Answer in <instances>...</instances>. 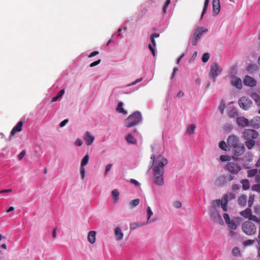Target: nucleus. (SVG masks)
<instances>
[{
	"label": "nucleus",
	"mask_w": 260,
	"mask_h": 260,
	"mask_svg": "<svg viewBox=\"0 0 260 260\" xmlns=\"http://www.w3.org/2000/svg\"><path fill=\"white\" fill-rule=\"evenodd\" d=\"M150 160L153 181L156 185L162 186L164 184V167L168 164V160L161 155L155 158L154 154H151Z\"/></svg>",
	"instance_id": "1"
},
{
	"label": "nucleus",
	"mask_w": 260,
	"mask_h": 260,
	"mask_svg": "<svg viewBox=\"0 0 260 260\" xmlns=\"http://www.w3.org/2000/svg\"><path fill=\"white\" fill-rule=\"evenodd\" d=\"M229 198L231 199L233 198V194H225L222 197L220 200H215L212 202V205L209 209L210 216L214 222L219 224H223L224 222L217 210V208L221 206L223 211H227Z\"/></svg>",
	"instance_id": "2"
},
{
	"label": "nucleus",
	"mask_w": 260,
	"mask_h": 260,
	"mask_svg": "<svg viewBox=\"0 0 260 260\" xmlns=\"http://www.w3.org/2000/svg\"><path fill=\"white\" fill-rule=\"evenodd\" d=\"M242 136L245 140V145L248 149H251L255 144V140L258 136L257 131L252 129H245L242 133Z\"/></svg>",
	"instance_id": "3"
},
{
	"label": "nucleus",
	"mask_w": 260,
	"mask_h": 260,
	"mask_svg": "<svg viewBox=\"0 0 260 260\" xmlns=\"http://www.w3.org/2000/svg\"><path fill=\"white\" fill-rule=\"evenodd\" d=\"M142 119L141 113L139 111H136L124 120V125L126 127H131L138 124Z\"/></svg>",
	"instance_id": "4"
},
{
	"label": "nucleus",
	"mask_w": 260,
	"mask_h": 260,
	"mask_svg": "<svg viewBox=\"0 0 260 260\" xmlns=\"http://www.w3.org/2000/svg\"><path fill=\"white\" fill-rule=\"evenodd\" d=\"M243 232L247 235L250 236L255 234L257 229L253 223L250 221H246L242 225Z\"/></svg>",
	"instance_id": "5"
},
{
	"label": "nucleus",
	"mask_w": 260,
	"mask_h": 260,
	"mask_svg": "<svg viewBox=\"0 0 260 260\" xmlns=\"http://www.w3.org/2000/svg\"><path fill=\"white\" fill-rule=\"evenodd\" d=\"M208 31V29L203 27H198L194 31L192 37L191 39V44L193 46H196L198 41L201 39V36L204 33H206Z\"/></svg>",
	"instance_id": "6"
},
{
	"label": "nucleus",
	"mask_w": 260,
	"mask_h": 260,
	"mask_svg": "<svg viewBox=\"0 0 260 260\" xmlns=\"http://www.w3.org/2000/svg\"><path fill=\"white\" fill-rule=\"evenodd\" d=\"M222 70V68L217 63L215 62L211 64L210 66V76L212 78L214 82L215 81L216 78L220 74Z\"/></svg>",
	"instance_id": "7"
},
{
	"label": "nucleus",
	"mask_w": 260,
	"mask_h": 260,
	"mask_svg": "<svg viewBox=\"0 0 260 260\" xmlns=\"http://www.w3.org/2000/svg\"><path fill=\"white\" fill-rule=\"evenodd\" d=\"M238 104L241 108L247 110L252 106L253 103L249 98L243 96L239 100Z\"/></svg>",
	"instance_id": "8"
},
{
	"label": "nucleus",
	"mask_w": 260,
	"mask_h": 260,
	"mask_svg": "<svg viewBox=\"0 0 260 260\" xmlns=\"http://www.w3.org/2000/svg\"><path fill=\"white\" fill-rule=\"evenodd\" d=\"M226 169L231 174L237 175L241 170V167L237 163L230 162L226 165Z\"/></svg>",
	"instance_id": "9"
},
{
	"label": "nucleus",
	"mask_w": 260,
	"mask_h": 260,
	"mask_svg": "<svg viewBox=\"0 0 260 260\" xmlns=\"http://www.w3.org/2000/svg\"><path fill=\"white\" fill-rule=\"evenodd\" d=\"M83 138L87 146L91 145L95 140L94 136L88 131L84 134Z\"/></svg>",
	"instance_id": "10"
},
{
	"label": "nucleus",
	"mask_w": 260,
	"mask_h": 260,
	"mask_svg": "<svg viewBox=\"0 0 260 260\" xmlns=\"http://www.w3.org/2000/svg\"><path fill=\"white\" fill-rule=\"evenodd\" d=\"M114 236L116 241H121L124 237V234L120 226H116L114 229Z\"/></svg>",
	"instance_id": "11"
},
{
	"label": "nucleus",
	"mask_w": 260,
	"mask_h": 260,
	"mask_svg": "<svg viewBox=\"0 0 260 260\" xmlns=\"http://www.w3.org/2000/svg\"><path fill=\"white\" fill-rule=\"evenodd\" d=\"M233 148L234 155L237 156L241 155L245 150V148L242 144H239Z\"/></svg>",
	"instance_id": "12"
},
{
	"label": "nucleus",
	"mask_w": 260,
	"mask_h": 260,
	"mask_svg": "<svg viewBox=\"0 0 260 260\" xmlns=\"http://www.w3.org/2000/svg\"><path fill=\"white\" fill-rule=\"evenodd\" d=\"M243 83L246 86L254 87L256 85L257 82L253 78L247 75L245 77Z\"/></svg>",
	"instance_id": "13"
},
{
	"label": "nucleus",
	"mask_w": 260,
	"mask_h": 260,
	"mask_svg": "<svg viewBox=\"0 0 260 260\" xmlns=\"http://www.w3.org/2000/svg\"><path fill=\"white\" fill-rule=\"evenodd\" d=\"M249 121L243 116L238 117L236 119L237 124L242 127H246L249 126Z\"/></svg>",
	"instance_id": "14"
},
{
	"label": "nucleus",
	"mask_w": 260,
	"mask_h": 260,
	"mask_svg": "<svg viewBox=\"0 0 260 260\" xmlns=\"http://www.w3.org/2000/svg\"><path fill=\"white\" fill-rule=\"evenodd\" d=\"M223 217L224 219L225 223L227 224L229 228L233 230H236L237 229V224L235 222L231 221L230 216L228 214L224 213Z\"/></svg>",
	"instance_id": "15"
},
{
	"label": "nucleus",
	"mask_w": 260,
	"mask_h": 260,
	"mask_svg": "<svg viewBox=\"0 0 260 260\" xmlns=\"http://www.w3.org/2000/svg\"><path fill=\"white\" fill-rule=\"evenodd\" d=\"M213 7V16L217 15L220 12V5L219 0H213L212 1Z\"/></svg>",
	"instance_id": "16"
},
{
	"label": "nucleus",
	"mask_w": 260,
	"mask_h": 260,
	"mask_svg": "<svg viewBox=\"0 0 260 260\" xmlns=\"http://www.w3.org/2000/svg\"><path fill=\"white\" fill-rule=\"evenodd\" d=\"M249 122V126L251 127L256 129L260 128V116L253 117Z\"/></svg>",
	"instance_id": "17"
},
{
	"label": "nucleus",
	"mask_w": 260,
	"mask_h": 260,
	"mask_svg": "<svg viewBox=\"0 0 260 260\" xmlns=\"http://www.w3.org/2000/svg\"><path fill=\"white\" fill-rule=\"evenodd\" d=\"M227 143L228 145L232 147H235L236 145L239 144L238 138L236 136H230L228 139Z\"/></svg>",
	"instance_id": "18"
},
{
	"label": "nucleus",
	"mask_w": 260,
	"mask_h": 260,
	"mask_svg": "<svg viewBox=\"0 0 260 260\" xmlns=\"http://www.w3.org/2000/svg\"><path fill=\"white\" fill-rule=\"evenodd\" d=\"M231 84L238 89L242 88V83L241 79L237 77H233L231 80Z\"/></svg>",
	"instance_id": "19"
},
{
	"label": "nucleus",
	"mask_w": 260,
	"mask_h": 260,
	"mask_svg": "<svg viewBox=\"0 0 260 260\" xmlns=\"http://www.w3.org/2000/svg\"><path fill=\"white\" fill-rule=\"evenodd\" d=\"M96 232L95 231H90L87 234V240L91 244L95 243L96 241Z\"/></svg>",
	"instance_id": "20"
},
{
	"label": "nucleus",
	"mask_w": 260,
	"mask_h": 260,
	"mask_svg": "<svg viewBox=\"0 0 260 260\" xmlns=\"http://www.w3.org/2000/svg\"><path fill=\"white\" fill-rule=\"evenodd\" d=\"M23 122L20 121L16 126H15L11 132V135L14 136L16 133L20 132L22 130Z\"/></svg>",
	"instance_id": "21"
},
{
	"label": "nucleus",
	"mask_w": 260,
	"mask_h": 260,
	"mask_svg": "<svg viewBox=\"0 0 260 260\" xmlns=\"http://www.w3.org/2000/svg\"><path fill=\"white\" fill-rule=\"evenodd\" d=\"M150 40L151 43L148 45V48L150 51L152 52L153 55L155 56V48L156 47V42L154 39L153 37H150Z\"/></svg>",
	"instance_id": "22"
},
{
	"label": "nucleus",
	"mask_w": 260,
	"mask_h": 260,
	"mask_svg": "<svg viewBox=\"0 0 260 260\" xmlns=\"http://www.w3.org/2000/svg\"><path fill=\"white\" fill-rule=\"evenodd\" d=\"M146 213H147V223L150 222H153L155 221L154 219H151V216L153 215V211L151 208L148 206L146 209Z\"/></svg>",
	"instance_id": "23"
},
{
	"label": "nucleus",
	"mask_w": 260,
	"mask_h": 260,
	"mask_svg": "<svg viewBox=\"0 0 260 260\" xmlns=\"http://www.w3.org/2000/svg\"><path fill=\"white\" fill-rule=\"evenodd\" d=\"M124 104L122 102H119L116 108V111L119 113H122L123 115H126L127 114V111L123 108Z\"/></svg>",
	"instance_id": "24"
},
{
	"label": "nucleus",
	"mask_w": 260,
	"mask_h": 260,
	"mask_svg": "<svg viewBox=\"0 0 260 260\" xmlns=\"http://www.w3.org/2000/svg\"><path fill=\"white\" fill-rule=\"evenodd\" d=\"M225 183L226 179L223 176L218 177L215 181V184L219 186L223 185Z\"/></svg>",
	"instance_id": "25"
},
{
	"label": "nucleus",
	"mask_w": 260,
	"mask_h": 260,
	"mask_svg": "<svg viewBox=\"0 0 260 260\" xmlns=\"http://www.w3.org/2000/svg\"><path fill=\"white\" fill-rule=\"evenodd\" d=\"M112 196L113 199V202L115 204H117L119 200V192L118 189H115L112 191Z\"/></svg>",
	"instance_id": "26"
},
{
	"label": "nucleus",
	"mask_w": 260,
	"mask_h": 260,
	"mask_svg": "<svg viewBox=\"0 0 260 260\" xmlns=\"http://www.w3.org/2000/svg\"><path fill=\"white\" fill-rule=\"evenodd\" d=\"M251 98L254 100L256 105L260 106V96L256 93H252L250 95Z\"/></svg>",
	"instance_id": "27"
},
{
	"label": "nucleus",
	"mask_w": 260,
	"mask_h": 260,
	"mask_svg": "<svg viewBox=\"0 0 260 260\" xmlns=\"http://www.w3.org/2000/svg\"><path fill=\"white\" fill-rule=\"evenodd\" d=\"M145 223L140 222H133L130 224L129 228L131 230H136L141 226L144 225Z\"/></svg>",
	"instance_id": "28"
},
{
	"label": "nucleus",
	"mask_w": 260,
	"mask_h": 260,
	"mask_svg": "<svg viewBox=\"0 0 260 260\" xmlns=\"http://www.w3.org/2000/svg\"><path fill=\"white\" fill-rule=\"evenodd\" d=\"M125 140L128 143L135 144L136 143V140L131 134H128L125 137Z\"/></svg>",
	"instance_id": "29"
},
{
	"label": "nucleus",
	"mask_w": 260,
	"mask_h": 260,
	"mask_svg": "<svg viewBox=\"0 0 260 260\" xmlns=\"http://www.w3.org/2000/svg\"><path fill=\"white\" fill-rule=\"evenodd\" d=\"M228 115L231 117L234 118L238 115L237 110L235 108H232L228 113Z\"/></svg>",
	"instance_id": "30"
},
{
	"label": "nucleus",
	"mask_w": 260,
	"mask_h": 260,
	"mask_svg": "<svg viewBox=\"0 0 260 260\" xmlns=\"http://www.w3.org/2000/svg\"><path fill=\"white\" fill-rule=\"evenodd\" d=\"M251 213V209H246V210L242 211L240 212V214L245 218H248L250 217Z\"/></svg>",
	"instance_id": "31"
},
{
	"label": "nucleus",
	"mask_w": 260,
	"mask_h": 260,
	"mask_svg": "<svg viewBox=\"0 0 260 260\" xmlns=\"http://www.w3.org/2000/svg\"><path fill=\"white\" fill-rule=\"evenodd\" d=\"M89 159V155L88 154H86L83 157L82 159L81 160V164H80V166L84 167L85 166H86L88 163Z\"/></svg>",
	"instance_id": "32"
},
{
	"label": "nucleus",
	"mask_w": 260,
	"mask_h": 260,
	"mask_svg": "<svg viewBox=\"0 0 260 260\" xmlns=\"http://www.w3.org/2000/svg\"><path fill=\"white\" fill-rule=\"evenodd\" d=\"M196 128V126L194 124L189 125L187 128V134H188L189 135L194 134Z\"/></svg>",
	"instance_id": "33"
},
{
	"label": "nucleus",
	"mask_w": 260,
	"mask_h": 260,
	"mask_svg": "<svg viewBox=\"0 0 260 260\" xmlns=\"http://www.w3.org/2000/svg\"><path fill=\"white\" fill-rule=\"evenodd\" d=\"M242 188L244 190H247L249 188V182L247 179H243L241 181Z\"/></svg>",
	"instance_id": "34"
},
{
	"label": "nucleus",
	"mask_w": 260,
	"mask_h": 260,
	"mask_svg": "<svg viewBox=\"0 0 260 260\" xmlns=\"http://www.w3.org/2000/svg\"><path fill=\"white\" fill-rule=\"evenodd\" d=\"M64 93V89H62L57 94V95L53 97L51 100V102H56V101H57V100L60 98L61 96H62V95Z\"/></svg>",
	"instance_id": "35"
},
{
	"label": "nucleus",
	"mask_w": 260,
	"mask_h": 260,
	"mask_svg": "<svg viewBox=\"0 0 260 260\" xmlns=\"http://www.w3.org/2000/svg\"><path fill=\"white\" fill-rule=\"evenodd\" d=\"M226 107V104L225 102L223 100H222L220 102V104L218 108V110L221 114H223L224 111V109Z\"/></svg>",
	"instance_id": "36"
},
{
	"label": "nucleus",
	"mask_w": 260,
	"mask_h": 260,
	"mask_svg": "<svg viewBox=\"0 0 260 260\" xmlns=\"http://www.w3.org/2000/svg\"><path fill=\"white\" fill-rule=\"evenodd\" d=\"M219 147L221 149L224 151H227L229 150L228 146H227L226 144L224 141L220 142V143H219Z\"/></svg>",
	"instance_id": "37"
},
{
	"label": "nucleus",
	"mask_w": 260,
	"mask_h": 260,
	"mask_svg": "<svg viewBox=\"0 0 260 260\" xmlns=\"http://www.w3.org/2000/svg\"><path fill=\"white\" fill-rule=\"evenodd\" d=\"M140 203V200L139 199H136L133 200H132L129 202V205L131 208H133L136 207Z\"/></svg>",
	"instance_id": "38"
},
{
	"label": "nucleus",
	"mask_w": 260,
	"mask_h": 260,
	"mask_svg": "<svg viewBox=\"0 0 260 260\" xmlns=\"http://www.w3.org/2000/svg\"><path fill=\"white\" fill-rule=\"evenodd\" d=\"M231 159V157L229 155H221L220 156V160L221 161H229Z\"/></svg>",
	"instance_id": "39"
},
{
	"label": "nucleus",
	"mask_w": 260,
	"mask_h": 260,
	"mask_svg": "<svg viewBox=\"0 0 260 260\" xmlns=\"http://www.w3.org/2000/svg\"><path fill=\"white\" fill-rule=\"evenodd\" d=\"M257 171L256 169H251L247 171V176L249 177H253L255 176Z\"/></svg>",
	"instance_id": "40"
},
{
	"label": "nucleus",
	"mask_w": 260,
	"mask_h": 260,
	"mask_svg": "<svg viewBox=\"0 0 260 260\" xmlns=\"http://www.w3.org/2000/svg\"><path fill=\"white\" fill-rule=\"evenodd\" d=\"M210 58V54L208 53H205L202 57V61L205 63L207 62Z\"/></svg>",
	"instance_id": "41"
},
{
	"label": "nucleus",
	"mask_w": 260,
	"mask_h": 260,
	"mask_svg": "<svg viewBox=\"0 0 260 260\" xmlns=\"http://www.w3.org/2000/svg\"><path fill=\"white\" fill-rule=\"evenodd\" d=\"M80 173L82 179H84L85 176V169L84 167H80Z\"/></svg>",
	"instance_id": "42"
},
{
	"label": "nucleus",
	"mask_w": 260,
	"mask_h": 260,
	"mask_svg": "<svg viewBox=\"0 0 260 260\" xmlns=\"http://www.w3.org/2000/svg\"><path fill=\"white\" fill-rule=\"evenodd\" d=\"M232 253L235 256H239L240 254V250L237 247H234L232 250Z\"/></svg>",
	"instance_id": "43"
},
{
	"label": "nucleus",
	"mask_w": 260,
	"mask_h": 260,
	"mask_svg": "<svg viewBox=\"0 0 260 260\" xmlns=\"http://www.w3.org/2000/svg\"><path fill=\"white\" fill-rule=\"evenodd\" d=\"M112 167V164H108V165H107L106 166V167H105V173H104V176H108L109 171L111 169Z\"/></svg>",
	"instance_id": "44"
},
{
	"label": "nucleus",
	"mask_w": 260,
	"mask_h": 260,
	"mask_svg": "<svg viewBox=\"0 0 260 260\" xmlns=\"http://www.w3.org/2000/svg\"><path fill=\"white\" fill-rule=\"evenodd\" d=\"M209 2V0H205V3H204V9H203V12L201 14V18L203 17L204 14L206 13V12L207 11Z\"/></svg>",
	"instance_id": "45"
},
{
	"label": "nucleus",
	"mask_w": 260,
	"mask_h": 260,
	"mask_svg": "<svg viewBox=\"0 0 260 260\" xmlns=\"http://www.w3.org/2000/svg\"><path fill=\"white\" fill-rule=\"evenodd\" d=\"M246 201V197L245 196H241L238 200L239 203L241 205H244L245 204Z\"/></svg>",
	"instance_id": "46"
},
{
	"label": "nucleus",
	"mask_w": 260,
	"mask_h": 260,
	"mask_svg": "<svg viewBox=\"0 0 260 260\" xmlns=\"http://www.w3.org/2000/svg\"><path fill=\"white\" fill-rule=\"evenodd\" d=\"M255 242V240H247L243 242L245 246H250L253 245Z\"/></svg>",
	"instance_id": "47"
},
{
	"label": "nucleus",
	"mask_w": 260,
	"mask_h": 260,
	"mask_svg": "<svg viewBox=\"0 0 260 260\" xmlns=\"http://www.w3.org/2000/svg\"><path fill=\"white\" fill-rule=\"evenodd\" d=\"M173 206L176 209H179L182 207L181 203L179 201H175L173 203Z\"/></svg>",
	"instance_id": "48"
},
{
	"label": "nucleus",
	"mask_w": 260,
	"mask_h": 260,
	"mask_svg": "<svg viewBox=\"0 0 260 260\" xmlns=\"http://www.w3.org/2000/svg\"><path fill=\"white\" fill-rule=\"evenodd\" d=\"M257 69V66L255 64H250L247 67V70L249 72H252L256 70Z\"/></svg>",
	"instance_id": "49"
},
{
	"label": "nucleus",
	"mask_w": 260,
	"mask_h": 260,
	"mask_svg": "<svg viewBox=\"0 0 260 260\" xmlns=\"http://www.w3.org/2000/svg\"><path fill=\"white\" fill-rule=\"evenodd\" d=\"M141 81H142V78H138L136 81H135L134 82H132L131 83L125 85L124 87H129V86H131L135 85L136 84H137V83H139L140 82H141Z\"/></svg>",
	"instance_id": "50"
},
{
	"label": "nucleus",
	"mask_w": 260,
	"mask_h": 260,
	"mask_svg": "<svg viewBox=\"0 0 260 260\" xmlns=\"http://www.w3.org/2000/svg\"><path fill=\"white\" fill-rule=\"evenodd\" d=\"M74 144L77 146H81L83 144V142L81 140V139L80 138H77L75 142H74Z\"/></svg>",
	"instance_id": "51"
},
{
	"label": "nucleus",
	"mask_w": 260,
	"mask_h": 260,
	"mask_svg": "<svg viewBox=\"0 0 260 260\" xmlns=\"http://www.w3.org/2000/svg\"><path fill=\"white\" fill-rule=\"evenodd\" d=\"M249 219L255 221L256 222H259V218H258L257 216L253 215L251 214L250 217H249Z\"/></svg>",
	"instance_id": "52"
},
{
	"label": "nucleus",
	"mask_w": 260,
	"mask_h": 260,
	"mask_svg": "<svg viewBox=\"0 0 260 260\" xmlns=\"http://www.w3.org/2000/svg\"><path fill=\"white\" fill-rule=\"evenodd\" d=\"M254 195L250 196L249 199H248V205L249 207H251L252 206L253 201H254Z\"/></svg>",
	"instance_id": "53"
},
{
	"label": "nucleus",
	"mask_w": 260,
	"mask_h": 260,
	"mask_svg": "<svg viewBox=\"0 0 260 260\" xmlns=\"http://www.w3.org/2000/svg\"><path fill=\"white\" fill-rule=\"evenodd\" d=\"M130 182L132 184H134L135 186H140V183L138 181H137L136 180H135L134 179H131L130 180Z\"/></svg>",
	"instance_id": "54"
},
{
	"label": "nucleus",
	"mask_w": 260,
	"mask_h": 260,
	"mask_svg": "<svg viewBox=\"0 0 260 260\" xmlns=\"http://www.w3.org/2000/svg\"><path fill=\"white\" fill-rule=\"evenodd\" d=\"M197 54H198V53H197V51H195L193 53V54L192 55L191 57H190V58L189 60V62H192L196 59V58L197 56Z\"/></svg>",
	"instance_id": "55"
},
{
	"label": "nucleus",
	"mask_w": 260,
	"mask_h": 260,
	"mask_svg": "<svg viewBox=\"0 0 260 260\" xmlns=\"http://www.w3.org/2000/svg\"><path fill=\"white\" fill-rule=\"evenodd\" d=\"M25 153L26 152L25 150L22 151L18 156V158L19 159V160H21L25 156Z\"/></svg>",
	"instance_id": "56"
},
{
	"label": "nucleus",
	"mask_w": 260,
	"mask_h": 260,
	"mask_svg": "<svg viewBox=\"0 0 260 260\" xmlns=\"http://www.w3.org/2000/svg\"><path fill=\"white\" fill-rule=\"evenodd\" d=\"M101 59H99L98 60L92 62L91 63H90L89 66L91 68L95 67V66L98 65L101 62Z\"/></svg>",
	"instance_id": "57"
},
{
	"label": "nucleus",
	"mask_w": 260,
	"mask_h": 260,
	"mask_svg": "<svg viewBox=\"0 0 260 260\" xmlns=\"http://www.w3.org/2000/svg\"><path fill=\"white\" fill-rule=\"evenodd\" d=\"M170 3H171V1L170 0H167L166 1L165 5V6H164V8H163V12L164 13H165L166 12L167 8L168 6L169 5V4H170Z\"/></svg>",
	"instance_id": "58"
},
{
	"label": "nucleus",
	"mask_w": 260,
	"mask_h": 260,
	"mask_svg": "<svg viewBox=\"0 0 260 260\" xmlns=\"http://www.w3.org/2000/svg\"><path fill=\"white\" fill-rule=\"evenodd\" d=\"M138 89V88H131L128 90H127L126 91H124V93H125V94H128V93H131L133 92H134L135 91L137 90Z\"/></svg>",
	"instance_id": "59"
},
{
	"label": "nucleus",
	"mask_w": 260,
	"mask_h": 260,
	"mask_svg": "<svg viewBox=\"0 0 260 260\" xmlns=\"http://www.w3.org/2000/svg\"><path fill=\"white\" fill-rule=\"evenodd\" d=\"M252 189L257 191H260V185H254L252 186Z\"/></svg>",
	"instance_id": "60"
},
{
	"label": "nucleus",
	"mask_w": 260,
	"mask_h": 260,
	"mask_svg": "<svg viewBox=\"0 0 260 260\" xmlns=\"http://www.w3.org/2000/svg\"><path fill=\"white\" fill-rule=\"evenodd\" d=\"M99 51H93V52H92L90 54H89L88 55V57L89 58H91V57H93V56L99 54Z\"/></svg>",
	"instance_id": "61"
},
{
	"label": "nucleus",
	"mask_w": 260,
	"mask_h": 260,
	"mask_svg": "<svg viewBox=\"0 0 260 260\" xmlns=\"http://www.w3.org/2000/svg\"><path fill=\"white\" fill-rule=\"evenodd\" d=\"M68 122V120L64 119L60 123L59 126L61 127H63L67 124Z\"/></svg>",
	"instance_id": "62"
},
{
	"label": "nucleus",
	"mask_w": 260,
	"mask_h": 260,
	"mask_svg": "<svg viewBox=\"0 0 260 260\" xmlns=\"http://www.w3.org/2000/svg\"><path fill=\"white\" fill-rule=\"evenodd\" d=\"M240 187V186L239 184H233L232 185V189L234 191H236L238 190Z\"/></svg>",
	"instance_id": "63"
},
{
	"label": "nucleus",
	"mask_w": 260,
	"mask_h": 260,
	"mask_svg": "<svg viewBox=\"0 0 260 260\" xmlns=\"http://www.w3.org/2000/svg\"><path fill=\"white\" fill-rule=\"evenodd\" d=\"M255 212L257 214H260V207L259 206H256L255 208Z\"/></svg>",
	"instance_id": "64"
}]
</instances>
